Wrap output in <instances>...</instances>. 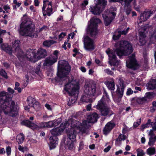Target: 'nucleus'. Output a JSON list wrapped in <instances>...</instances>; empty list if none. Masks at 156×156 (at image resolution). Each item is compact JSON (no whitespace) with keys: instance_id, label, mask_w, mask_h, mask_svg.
Masks as SVG:
<instances>
[{"instance_id":"6ab92c4d","label":"nucleus","mask_w":156,"mask_h":156,"mask_svg":"<svg viewBox=\"0 0 156 156\" xmlns=\"http://www.w3.org/2000/svg\"><path fill=\"white\" fill-rule=\"evenodd\" d=\"M98 118V114L94 112L90 113L87 116V120L88 123H94L96 122Z\"/></svg>"},{"instance_id":"603ef678","label":"nucleus","mask_w":156,"mask_h":156,"mask_svg":"<svg viewBox=\"0 0 156 156\" xmlns=\"http://www.w3.org/2000/svg\"><path fill=\"white\" fill-rule=\"evenodd\" d=\"M129 131V129L126 126L124 125V128L122 129V133L124 134H125L127 132Z\"/></svg>"},{"instance_id":"423d86ee","label":"nucleus","mask_w":156,"mask_h":156,"mask_svg":"<svg viewBox=\"0 0 156 156\" xmlns=\"http://www.w3.org/2000/svg\"><path fill=\"white\" fill-rule=\"evenodd\" d=\"M58 68L59 72L58 76L61 78H64V79H68L66 76L68 74L71 68L68 62L65 60L59 61L58 63Z\"/></svg>"},{"instance_id":"c9c22d12","label":"nucleus","mask_w":156,"mask_h":156,"mask_svg":"<svg viewBox=\"0 0 156 156\" xmlns=\"http://www.w3.org/2000/svg\"><path fill=\"white\" fill-rule=\"evenodd\" d=\"M32 108L35 111H37L40 109V104L36 100L34 102V103L30 108L32 109Z\"/></svg>"},{"instance_id":"c756f323","label":"nucleus","mask_w":156,"mask_h":156,"mask_svg":"<svg viewBox=\"0 0 156 156\" xmlns=\"http://www.w3.org/2000/svg\"><path fill=\"white\" fill-rule=\"evenodd\" d=\"M131 2H129V3L126 2L125 4H124V12L126 13V14L128 15H129L132 11V9L131 8V7L130 5H129V3Z\"/></svg>"},{"instance_id":"b1692460","label":"nucleus","mask_w":156,"mask_h":156,"mask_svg":"<svg viewBox=\"0 0 156 156\" xmlns=\"http://www.w3.org/2000/svg\"><path fill=\"white\" fill-rule=\"evenodd\" d=\"M105 84L108 89L111 90H114L115 89V85L114 80L113 78H109L105 82Z\"/></svg>"},{"instance_id":"7ed1b4c3","label":"nucleus","mask_w":156,"mask_h":156,"mask_svg":"<svg viewBox=\"0 0 156 156\" xmlns=\"http://www.w3.org/2000/svg\"><path fill=\"white\" fill-rule=\"evenodd\" d=\"M12 47L7 43H3L1 45V49L11 55L12 52L15 53L18 57H23L24 54L20 48V41L16 40L12 43Z\"/></svg>"},{"instance_id":"bf43d9fd","label":"nucleus","mask_w":156,"mask_h":156,"mask_svg":"<svg viewBox=\"0 0 156 156\" xmlns=\"http://www.w3.org/2000/svg\"><path fill=\"white\" fill-rule=\"evenodd\" d=\"M133 91L130 88H128L127 91L126 92V94L127 95H130L132 94L133 93Z\"/></svg>"},{"instance_id":"8fccbe9b","label":"nucleus","mask_w":156,"mask_h":156,"mask_svg":"<svg viewBox=\"0 0 156 156\" xmlns=\"http://www.w3.org/2000/svg\"><path fill=\"white\" fill-rule=\"evenodd\" d=\"M0 75L5 78H7L6 73L2 69H1L0 70Z\"/></svg>"},{"instance_id":"052dcab7","label":"nucleus","mask_w":156,"mask_h":156,"mask_svg":"<svg viewBox=\"0 0 156 156\" xmlns=\"http://www.w3.org/2000/svg\"><path fill=\"white\" fill-rule=\"evenodd\" d=\"M6 152L8 155L10 154L11 153V148L9 146L7 147L6 148Z\"/></svg>"},{"instance_id":"6e6d98bb","label":"nucleus","mask_w":156,"mask_h":156,"mask_svg":"<svg viewBox=\"0 0 156 156\" xmlns=\"http://www.w3.org/2000/svg\"><path fill=\"white\" fill-rule=\"evenodd\" d=\"M104 72L108 74L112 75L113 74V73L109 69H105Z\"/></svg>"},{"instance_id":"e433bc0d","label":"nucleus","mask_w":156,"mask_h":156,"mask_svg":"<svg viewBox=\"0 0 156 156\" xmlns=\"http://www.w3.org/2000/svg\"><path fill=\"white\" fill-rule=\"evenodd\" d=\"M56 43V41L53 40L45 41L43 42V45L45 47H49L51 45Z\"/></svg>"},{"instance_id":"473e14b6","label":"nucleus","mask_w":156,"mask_h":156,"mask_svg":"<svg viewBox=\"0 0 156 156\" xmlns=\"http://www.w3.org/2000/svg\"><path fill=\"white\" fill-rule=\"evenodd\" d=\"M25 138L24 135L20 133L17 135L16 137V140L19 144H22L23 141Z\"/></svg>"},{"instance_id":"72a5a7b5","label":"nucleus","mask_w":156,"mask_h":156,"mask_svg":"<svg viewBox=\"0 0 156 156\" xmlns=\"http://www.w3.org/2000/svg\"><path fill=\"white\" fill-rule=\"evenodd\" d=\"M77 94H76L74 95H70L71 96V100L69 99V102L68 103V105L69 106H71V104H73L76 101L77 99V97L76 96Z\"/></svg>"},{"instance_id":"2f4dec72","label":"nucleus","mask_w":156,"mask_h":156,"mask_svg":"<svg viewBox=\"0 0 156 156\" xmlns=\"http://www.w3.org/2000/svg\"><path fill=\"white\" fill-rule=\"evenodd\" d=\"M21 123L23 125H25L28 127L31 128L34 126L35 125L32 122L28 120H25L23 121Z\"/></svg>"},{"instance_id":"ea45409f","label":"nucleus","mask_w":156,"mask_h":156,"mask_svg":"<svg viewBox=\"0 0 156 156\" xmlns=\"http://www.w3.org/2000/svg\"><path fill=\"white\" fill-rule=\"evenodd\" d=\"M74 142L67 141L66 142V144L67 147H68V148L69 150H72L73 149V148L74 147Z\"/></svg>"},{"instance_id":"13d9d810","label":"nucleus","mask_w":156,"mask_h":156,"mask_svg":"<svg viewBox=\"0 0 156 156\" xmlns=\"http://www.w3.org/2000/svg\"><path fill=\"white\" fill-rule=\"evenodd\" d=\"M48 29V27L45 25H44L40 29L39 31L41 32L43 30H46Z\"/></svg>"},{"instance_id":"4d7b16f0","label":"nucleus","mask_w":156,"mask_h":156,"mask_svg":"<svg viewBox=\"0 0 156 156\" xmlns=\"http://www.w3.org/2000/svg\"><path fill=\"white\" fill-rule=\"evenodd\" d=\"M151 124L153 129L156 130V122L153 121Z\"/></svg>"},{"instance_id":"3c124183","label":"nucleus","mask_w":156,"mask_h":156,"mask_svg":"<svg viewBox=\"0 0 156 156\" xmlns=\"http://www.w3.org/2000/svg\"><path fill=\"white\" fill-rule=\"evenodd\" d=\"M145 37H139V41L140 45H144L146 43V41L144 39Z\"/></svg>"},{"instance_id":"aec40b11","label":"nucleus","mask_w":156,"mask_h":156,"mask_svg":"<svg viewBox=\"0 0 156 156\" xmlns=\"http://www.w3.org/2000/svg\"><path fill=\"white\" fill-rule=\"evenodd\" d=\"M115 124L114 123L111 122H108L106 125L103 130V133L106 135L115 126Z\"/></svg>"},{"instance_id":"9b49d317","label":"nucleus","mask_w":156,"mask_h":156,"mask_svg":"<svg viewBox=\"0 0 156 156\" xmlns=\"http://www.w3.org/2000/svg\"><path fill=\"white\" fill-rule=\"evenodd\" d=\"M126 66L129 68L136 70L138 67V65L136 63L134 54H132L131 56H129L126 58Z\"/></svg>"},{"instance_id":"5fc2aeb1","label":"nucleus","mask_w":156,"mask_h":156,"mask_svg":"<svg viewBox=\"0 0 156 156\" xmlns=\"http://www.w3.org/2000/svg\"><path fill=\"white\" fill-rule=\"evenodd\" d=\"M141 123V119H139L136 122H134L133 123V126L134 127H137Z\"/></svg>"},{"instance_id":"f257e3e1","label":"nucleus","mask_w":156,"mask_h":156,"mask_svg":"<svg viewBox=\"0 0 156 156\" xmlns=\"http://www.w3.org/2000/svg\"><path fill=\"white\" fill-rule=\"evenodd\" d=\"M115 46L116 48L114 51L108 49L106 51L109 56V63L111 66H118L120 64V60H117L115 54L116 52L119 57L126 56L131 54L133 50L132 45L128 41H121L117 42Z\"/></svg>"},{"instance_id":"bb28decb","label":"nucleus","mask_w":156,"mask_h":156,"mask_svg":"<svg viewBox=\"0 0 156 156\" xmlns=\"http://www.w3.org/2000/svg\"><path fill=\"white\" fill-rule=\"evenodd\" d=\"M67 141L75 142L76 140V136L75 131L73 130L72 132H69L67 134Z\"/></svg>"},{"instance_id":"1a4fd4ad","label":"nucleus","mask_w":156,"mask_h":156,"mask_svg":"<svg viewBox=\"0 0 156 156\" xmlns=\"http://www.w3.org/2000/svg\"><path fill=\"white\" fill-rule=\"evenodd\" d=\"M84 48L86 51H92L95 48V44L94 41L88 36L83 37Z\"/></svg>"},{"instance_id":"f8f14e48","label":"nucleus","mask_w":156,"mask_h":156,"mask_svg":"<svg viewBox=\"0 0 156 156\" xmlns=\"http://www.w3.org/2000/svg\"><path fill=\"white\" fill-rule=\"evenodd\" d=\"M80 124L81 123L79 121L71 118L66 122L64 126L65 128H68V129L74 128H78L80 127Z\"/></svg>"},{"instance_id":"09e8293b","label":"nucleus","mask_w":156,"mask_h":156,"mask_svg":"<svg viewBox=\"0 0 156 156\" xmlns=\"http://www.w3.org/2000/svg\"><path fill=\"white\" fill-rule=\"evenodd\" d=\"M129 27L127 28L126 30H118L117 31L121 35H126V34L127 33L128 31H129Z\"/></svg>"},{"instance_id":"f03ea898","label":"nucleus","mask_w":156,"mask_h":156,"mask_svg":"<svg viewBox=\"0 0 156 156\" xmlns=\"http://www.w3.org/2000/svg\"><path fill=\"white\" fill-rule=\"evenodd\" d=\"M20 34L22 36L32 37H36L38 36V33L35 31L34 24L26 14L22 18Z\"/></svg>"},{"instance_id":"4c0bfd02","label":"nucleus","mask_w":156,"mask_h":156,"mask_svg":"<svg viewBox=\"0 0 156 156\" xmlns=\"http://www.w3.org/2000/svg\"><path fill=\"white\" fill-rule=\"evenodd\" d=\"M156 142V135L154 137H150L148 142V145L149 146H153Z\"/></svg>"},{"instance_id":"69168bd1","label":"nucleus","mask_w":156,"mask_h":156,"mask_svg":"<svg viewBox=\"0 0 156 156\" xmlns=\"http://www.w3.org/2000/svg\"><path fill=\"white\" fill-rule=\"evenodd\" d=\"M66 35V33L64 32L61 33L59 35V38H63Z\"/></svg>"},{"instance_id":"f704fd0d","label":"nucleus","mask_w":156,"mask_h":156,"mask_svg":"<svg viewBox=\"0 0 156 156\" xmlns=\"http://www.w3.org/2000/svg\"><path fill=\"white\" fill-rule=\"evenodd\" d=\"M156 152V148L154 147H149L147 150V154L150 156L155 154Z\"/></svg>"},{"instance_id":"7c9ffc66","label":"nucleus","mask_w":156,"mask_h":156,"mask_svg":"<svg viewBox=\"0 0 156 156\" xmlns=\"http://www.w3.org/2000/svg\"><path fill=\"white\" fill-rule=\"evenodd\" d=\"M90 24L93 27H97L98 24L101 22L100 20L98 18H93L90 20Z\"/></svg>"},{"instance_id":"79ce46f5","label":"nucleus","mask_w":156,"mask_h":156,"mask_svg":"<svg viewBox=\"0 0 156 156\" xmlns=\"http://www.w3.org/2000/svg\"><path fill=\"white\" fill-rule=\"evenodd\" d=\"M126 139V136L124 135L120 134L118 137L116 139L117 142L120 143L122 140H124Z\"/></svg>"},{"instance_id":"338daca9","label":"nucleus","mask_w":156,"mask_h":156,"mask_svg":"<svg viewBox=\"0 0 156 156\" xmlns=\"http://www.w3.org/2000/svg\"><path fill=\"white\" fill-rule=\"evenodd\" d=\"M111 148V146L109 145L106 148L104 149V151L105 152H107L110 150Z\"/></svg>"},{"instance_id":"2eb2a0df","label":"nucleus","mask_w":156,"mask_h":156,"mask_svg":"<svg viewBox=\"0 0 156 156\" xmlns=\"http://www.w3.org/2000/svg\"><path fill=\"white\" fill-rule=\"evenodd\" d=\"M56 56L52 57L51 55L45 58L43 63L44 66H50L52 65L57 61Z\"/></svg>"},{"instance_id":"412c9836","label":"nucleus","mask_w":156,"mask_h":156,"mask_svg":"<svg viewBox=\"0 0 156 156\" xmlns=\"http://www.w3.org/2000/svg\"><path fill=\"white\" fill-rule=\"evenodd\" d=\"M36 54L37 55L36 58L37 59V61L41 58H44L47 55L46 51L42 48H40L38 49L37 53Z\"/></svg>"},{"instance_id":"cd10ccee","label":"nucleus","mask_w":156,"mask_h":156,"mask_svg":"<svg viewBox=\"0 0 156 156\" xmlns=\"http://www.w3.org/2000/svg\"><path fill=\"white\" fill-rule=\"evenodd\" d=\"M35 101V99L31 97H28L27 100V101L28 105L24 107L25 109L26 110H29Z\"/></svg>"},{"instance_id":"49530a36","label":"nucleus","mask_w":156,"mask_h":156,"mask_svg":"<svg viewBox=\"0 0 156 156\" xmlns=\"http://www.w3.org/2000/svg\"><path fill=\"white\" fill-rule=\"evenodd\" d=\"M152 107L151 108L150 111L154 112L156 110V101H154L152 103Z\"/></svg>"},{"instance_id":"37998d69","label":"nucleus","mask_w":156,"mask_h":156,"mask_svg":"<svg viewBox=\"0 0 156 156\" xmlns=\"http://www.w3.org/2000/svg\"><path fill=\"white\" fill-rule=\"evenodd\" d=\"M144 97L146 98L147 102L148 101V99H151L153 97V94L151 92H147L146 93L145 96Z\"/></svg>"},{"instance_id":"58836bf2","label":"nucleus","mask_w":156,"mask_h":156,"mask_svg":"<svg viewBox=\"0 0 156 156\" xmlns=\"http://www.w3.org/2000/svg\"><path fill=\"white\" fill-rule=\"evenodd\" d=\"M133 0H109V2H119L122 5L125 4L127 3L131 2Z\"/></svg>"},{"instance_id":"39448f33","label":"nucleus","mask_w":156,"mask_h":156,"mask_svg":"<svg viewBox=\"0 0 156 156\" xmlns=\"http://www.w3.org/2000/svg\"><path fill=\"white\" fill-rule=\"evenodd\" d=\"M105 99L104 97L103 96L98 102L97 105L96 106V108L99 111L101 115L104 116H110L113 114V113L110 107L105 104Z\"/></svg>"},{"instance_id":"ddd939ff","label":"nucleus","mask_w":156,"mask_h":156,"mask_svg":"<svg viewBox=\"0 0 156 156\" xmlns=\"http://www.w3.org/2000/svg\"><path fill=\"white\" fill-rule=\"evenodd\" d=\"M115 15L116 13L114 12H109L107 15L102 14L105 25L106 26L109 25Z\"/></svg>"},{"instance_id":"f3484780","label":"nucleus","mask_w":156,"mask_h":156,"mask_svg":"<svg viewBox=\"0 0 156 156\" xmlns=\"http://www.w3.org/2000/svg\"><path fill=\"white\" fill-rule=\"evenodd\" d=\"M153 14V12L151 10H149L147 12L144 11L140 15L139 23L147 20L151 16V15Z\"/></svg>"},{"instance_id":"dca6fc26","label":"nucleus","mask_w":156,"mask_h":156,"mask_svg":"<svg viewBox=\"0 0 156 156\" xmlns=\"http://www.w3.org/2000/svg\"><path fill=\"white\" fill-rule=\"evenodd\" d=\"M90 125L88 123L86 120L83 121L82 123V127L80 128V132L82 134H85L87 135L89 134V128Z\"/></svg>"},{"instance_id":"a19ab883","label":"nucleus","mask_w":156,"mask_h":156,"mask_svg":"<svg viewBox=\"0 0 156 156\" xmlns=\"http://www.w3.org/2000/svg\"><path fill=\"white\" fill-rule=\"evenodd\" d=\"M46 122L47 128H51L56 126L55 124V122L54 121H50Z\"/></svg>"},{"instance_id":"680f3d73","label":"nucleus","mask_w":156,"mask_h":156,"mask_svg":"<svg viewBox=\"0 0 156 156\" xmlns=\"http://www.w3.org/2000/svg\"><path fill=\"white\" fill-rule=\"evenodd\" d=\"M58 51L57 50L55 51L53 53V55H51V56L52 57H54L55 56H56L57 57V60L58 59Z\"/></svg>"},{"instance_id":"a211bd4d","label":"nucleus","mask_w":156,"mask_h":156,"mask_svg":"<svg viewBox=\"0 0 156 156\" xmlns=\"http://www.w3.org/2000/svg\"><path fill=\"white\" fill-rule=\"evenodd\" d=\"M147 102L146 98L143 97L139 98L135 97L133 98L131 100V102L132 104L135 105L136 103L139 104H143Z\"/></svg>"},{"instance_id":"c03bdc74","label":"nucleus","mask_w":156,"mask_h":156,"mask_svg":"<svg viewBox=\"0 0 156 156\" xmlns=\"http://www.w3.org/2000/svg\"><path fill=\"white\" fill-rule=\"evenodd\" d=\"M136 151L137 153V156H144L145 154L143 151L140 148H138Z\"/></svg>"},{"instance_id":"a18cd8bd","label":"nucleus","mask_w":156,"mask_h":156,"mask_svg":"<svg viewBox=\"0 0 156 156\" xmlns=\"http://www.w3.org/2000/svg\"><path fill=\"white\" fill-rule=\"evenodd\" d=\"M121 35L117 31H115V34L113 36V39L114 40H115L118 39L120 37Z\"/></svg>"},{"instance_id":"5701e85b","label":"nucleus","mask_w":156,"mask_h":156,"mask_svg":"<svg viewBox=\"0 0 156 156\" xmlns=\"http://www.w3.org/2000/svg\"><path fill=\"white\" fill-rule=\"evenodd\" d=\"M88 32L91 37H95L98 34L97 27H93L92 25H90Z\"/></svg>"},{"instance_id":"864d4df0","label":"nucleus","mask_w":156,"mask_h":156,"mask_svg":"<svg viewBox=\"0 0 156 156\" xmlns=\"http://www.w3.org/2000/svg\"><path fill=\"white\" fill-rule=\"evenodd\" d=\"M154 129H153L152 128V129H151L150 131H148V135L150 136V137H154V136L155 135L154 132Z\"/></svg>"},{"instance_id":"a878e982","label":"nucleus","mask_w":156,"mask_h":156,"mask_svg":"<svg viewBox=\"0 0 156 156\" xmlns=\"http://www.w3.org/2000/svg\"><path fill=\"white\" fill-rule=\"evenodd\" d=\"M119 84L120 87L117 88V92L120 95L121 97L123 94L125 86H124L123 80L121 78H119Z\"/></svg>"},{"instance_id":"774afa93","label":"nucleus","mask_w":156,"mask_h":156,"mask_svg":"<svg viewBox=\"0 0 156 156\" xmlns=\"http://www.w3.org/2000/svg\"><path fill=\"white\" fill-rule=\"evenodd\" d=\"M84 144L82 141H80L79 144V148L80 149H82L83 147Z\"/></svg>"},{"instance_id":"393cba45","label":"nucleus","mask_w":156,"mask_h":156,"mask_svg":"<svg viewBox=\"0 0 156 156\" xmlns=\"http://www.w3.org/2000/svg\"><path fill=\"white\" fill-rule=\"evenodd\" d=\"M65 128V126L63 128L57 127L54 128L50 131V132L53 135V136H55L59 135L61 134Z\"/></svg>"},{"instance_id":"c85d7f7f","label":"nucleus","mask_w":156,"mask_h":156,"mask_svg":"<svg viewBox=\"0 0 156 156\" xmlns=\"http://www.w3.org/2000/svg\"><path fill=\"white\" fill-rule=\"evenodd\" d=\"M147 88L149 90H153L156 89V80L151 79L148 82Z\"/></svg>"},{"instance_id":"e2e57ef3","label":"nucleus","mask_w":156,"mask_h":156,"mask_svg":"<svg viewBox=\"0 0 156 156\" xmlns=\"http://www.w3.org/2000/svg\"><path fill=\"white\" fill-rule=\"evenodd\" d=\"M39 126L41 128H47L46 122H44L41 123L40 124Z\"/></svg>"},{"instance_id":"4be33fe9","label":"nucleus","mask_w":156,"mask_h":156,"mask_svg":"<svg viewBox=\"0 0 156 156\" xmlns=\"http://www.w3.org/2000/svg\"><path fill=\"white\" fill-rule=\"evenodd\" d=\"M49 140V146L50 149L54 148L58 143V139L57 137L56 136H52L50 137Z\"/></svg>"},{"instance_id":"0eeeda50","label":"nucleus","mask_w":156,"mask_h":156,"mask_svg":"<svg viewBox=\"0 0 156 156\" xmlns=\"http://www.w3.org/2000/svg\"><path fill=\"white\" fill-rule=\"evenodd\" d=\"M107 2L105 0H97V4L94 7H90L89 10L94 15L99 14L102 11Z\"/></svg>"},{"instance_id":"20e7f679","label":"nucleus","mask_w":156,"mask_h":156,"mask_svg":"<svg viewBox=\"0 0 156 156\" xmlns=\"http://www.w3.org/2000/svg\"><path fill=\"white\" fill-rule=\"evenodd\" d=\"M96 84L92 82H86L84 86L83 94L82 96L80 101L83 102L88 103L92 101L90 98V95L94 96L96 92Z\"/></svg>"},{"instance_id":"de8ad7c7","label":"nucleus","mask_w":156,"mask_h":156,"mask_svg":"<svg viewBox=\"0 0 156 156\" xmlns=\"http://www.w3.org/2000/svg\"><path fill=\"white\" fill-rule=\"evenodd\" d=\"M13 2L14 4H15L13 6V9H16L17 8L20 7L21 4V3L18 2L17 0H14Z\"/></svg>"},{"instance_id":"6e6552de","label":"nucleus","mask_w":156,"mask_h":156,"mask_svg":"<svg viewBox=\"0 0 156 156\" xmlns=\"http://www.w3.org/2000/svg\"><path fill=\"white\" fill-rule=\"evenodd\" d=\"M79 89L78 85L73 81L69 82L64 87V89L68 93L69 95L78 94Z\"/></svg>"},{"instance_id":"4468645a","label":"nucleus","mask_w":156,"mask_h":156,"mask_svg":"<svg viewBox=\"0 0 156 156\" xmlns=\"http://www.w3.org/2000/svg\"><path fill=\"white\" fill-rule=\"evenodd\" d=\"M37 54L32 49H30L27 51L26 56L27 58L30 61L35 62L37 61V59L36 58Z\"/></svg>"},{"instance_id":"9d476101","label":"nucleus","mask_w":156,"mask_h":156,"mask_svg":"<svg viewBox=\"0 0 156 156\" xmlns=\"http://www.w3.org/2000/svg\"><path fill=\"white\" fill-rule=\"evenodd\" d=\"M43 3L42 8L43 15L44 16L46 15L50 16L53 13L51 2L48 0H45L43 2Z\"/></svg>"},{"instance_id":"0e129e2a","label":"nucleus","mask_w":156,"mask_h":156,"mask_svg":"<svg viewBox=\"0 0 156 156\" xmlns=\"http://www.w3.org/2000/svg\"><path fill=\"white\" fill-rule=\"evenodd\" d=\"M25 78L26 80V83H25L24 84V86L26 87L28 84L29 81V77L27 75H26L25 76Z\"/></svg>"}]
</instances>
